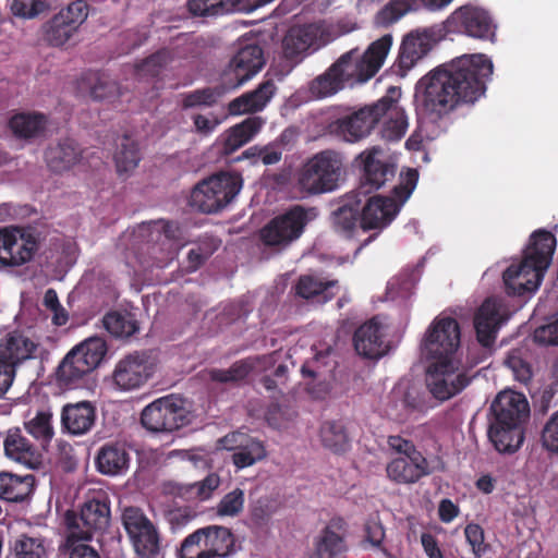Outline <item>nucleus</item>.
<instances>
[{
  "label": "nucleus",
  "mask_w": 558,
  "mask_h": 558,
  "mask_svg": "<svg viewBox=\"0 0 558 558\" xmlns=\"http://www.w3.org/2000/svg\"><path fill=\"white\" fill-rule=\"evenodd\" d=\"M493 69L484 53L463 54L436 66L415 85L417 111L438 122L459 108L474 105L485 95Z\"/></svg>",
  "instance_id": "f257e3e1"
},
{
  "label": "nucleus",
  "mask_w": 558,
  "mask_h": 558,
  "mask_svg": "<svg viewBox=\"0 0 558 558\" xmlns=\"http://www.w3.org/2000/svg\"><path fill=\"white\" fill-rule=\"evenodd\" d=\"M263 120L259 117H250L232 126L223 144L226 155L233 154L248 143L262 129Z\"/></svg>",
  "instance_id": "37998d69"
},
{
  "label": "nucleus",
  "mask_w": 558,
  "mask_h": 558,
  "mask_svg": "<svg viewBox=\"0 0 558 558\" xmlns=\"http://www.w3.org/2000/svg\"><path fill=\"white\" fill-rule=\"evenodd\" d=\"M95 464L97 471L104 475H122L129 469L130 454L124 445L108 442L99 448L95 458Z\"/></svg>",
  "instance_id": "c756f323"
},
{
  "label": "nucleus",
  "mask_w": 558,
  "mask_h": 558,
  "mask_svg": "<svg viewBox=\"0 0 558 558\" xmlns=\"http://www.w3.org/2000/svg\"><path fill=\"white\" fill-rule=\"evenodd\" d=\"M493 69L484 53L463 54L436 66L415 85L417 111L438 122L459 108L474 105L485 95Z\"/></svg>",
  "instance_id": "f03ea898"
},
{
  "label": "nucleus",
  "mask_w": 558,
  "mask_h": 558,
  "mask_svg": "<svg viewBox=\"0 0 558 558\" xmlns=\"http://www.w3.org/2000/svg\"><path fill=\"white\" fill-rule=\"evenodd\" d=\"M179 558H210L205 547L204 530L197 529L187 535L178 550Z\"/></svg>",
  "instance_id": "13d9d810"
},
{
  "label": "nucleus",
  "mask_w": 558,
  "mask_h": 558,
  "mask_svg": "<svg viewBox=\"0 0 558 558\" xmlns=\"http://www.w3.org/2000/svg\"><path fill=\"white\" fill-rule=\"evenodd\" d=\"M556 245V236L549 231L539 229L531 234L522 260L518 265H510L502 274L509 295H523L537 290L551 263Z\"/></svg>",
  "instance_id": "7ed1b4c3"
},
{
  "label": "nucleus",
  "mask_w": 558,
  "mask_h": 558,
  "mask_svg": "<svg viewBox=\"0 0 558 558\" xmlns=\"http://www.w3.org/2000/svg\"><path fill=\"white\" fill-rule=\"evenodd\" d=\"M37 344L19 331L9 332L0 340V361L12 364L13 368L32 359Z\"/></svg>",
  "instance_id": "2f4dec72"
},
{
  "label": "nucleus",
  "mask_w": 558,
  "mask_h": 558,
  "mask_svg": "<svg viewBox=\"0 0 558 558\" xmlns=\"http://www.w3.org/2000/svg\"><path fill=\"white\" fill-rule=\"evenodd\" d=\"M221 441L227 450L233 451L232 463L236 469L252 466L267 454L263 441L240 432L226 435Z\"/></svg>",
  "instance_id": "393cba45"
},
{
  "label": "nucleus",
  "mask_w": 558,
  "mask_h": 558,
  "mask_svg": "<svg viewBox=\"0 0 558 558\" xmlns=\"http://www.w3.org/2000/svg\"><path fill=\"white\" fill-rule=\"evenodd\" d=\"M487 435L498 452L514 453L524 441V426L490 420Z\"/></svg>",
  "instance_id": "7c9ffc66"
},
{
  "label": "nucleus",
  "mask_w": 558,
  "mask_h": 558,
  "mask_svg": "<svg viewBox=\"0 0 558 558\" xmlns=\"http://www.w3.org/2000/svg\"><path fill=\"white\" fill-rule=\"evenodd\" d=\"M343 169V158L340 153L332 149L322 150L298 169L296 187L306 195L330 193L339 187Z\"/></svg>",
  "instance_id": "39448f33"
},
{
  "label": "nucleus",
  "mask_w": 558,
  "mask_h": 558,
  "mask_svg": "<svg viewBox=\"0 0 558 558\" xmlns=\"http://www.w3.org/2000/svg\"><path fill=\"white\" fill-rule=\"evenodd\" d=\"M490 412L492 421L524 426L530 417V405L523 393L504 390L492 402Z\"/></svg>",
  "instance_id": "b1692460"
},
{
  "label": "nucleus",
  "mask_w": 558,
  "mask_h": 558,
  "mask_svg": "<svg viewBox=\"0 0 558 558\" xmlns=\"http://www.w3.org/2000/svg\"><path fill=\"white\" fill-rule=\"evenodd\" d=\"M445 28L482 40H494L496 35V24L488 11L473 5L457 9L447 19Z\"/></svg>",
  "instance_id": "f3484780"
},
{
  "label": "nucleus",
  "mask_w": 558,
  "mask_h": 558,
  "mask_svg": "<svg viewBox=\"0 0 558 558\" xmlns=\"http://www.w3.org/2000/svg\"><path fill=\"white\" fill-rule=\"evenodd\" d=\"M89 7L84 0H75L62 8L40 26L41 39L50 47L65 46L88 17Z\"/></svg>",
  "instance_id": "ddd939ff"
},
{
  "label": "nucleus",
  "mask_w": 558,
  "mask_h": 558,
  "mask_svg": "<svg viewBox=\"0 0 558 558\" xmlns=\"http://www.w3.org/2000/svg\"><path fill=\"white\" fill-rule=\"evenodd\" d=\"M456 369L454 362L448 363L446 367L440 366V363H430L427 368L426 384L436 399L448 400L470 384V378L463 373L456 374Z\"/></svg>",
  "instance_id": "412c9836"
},
{
  "label": "nucleus",
  "mask_w": 558,
  "mask_h": 558,
  "mask_svg": "<svg viewBox=\"0 0 558 558\" xmlns=\"http://www.w3.org/2000/svg\"><path fill=\"white\" fill-rule=\"evenodd\" d=\"M264 65L263 50L258 45H246L230 60L221 81L234 89L252 78Z\"/></svg>",
  "instance_id": "aec40b11"
},
{
  "label": "nucleus",
  "mask_w": 558,
  "mask_h": 558,
  "mask_svg": "<svg viewBox=\"0 0 558 558\" xmlns=\"http://www.w3.org/2000/svg\"><path fill=\"white\" fill-rule=\"evenodd\" d=\"M75 535H68L60 545V554L68 558H101L99 553L90 545L82 543Z\"/></svg>",
  "instance_id": "052dcab7"
},
{
  "label": "nucleus",
  "mask_w": 558,
  "mask_h": 558,
  "mask_svg": "<svg viewBox=\"0 0 558 558\" xmlns=\"http://www.w3.org/2000/svg\"><path fill=\"white\" fill-rule=\"evenodd\" d=\"M24 426L26 432L38 441V447L46 450L54 435L52 414L48 411H38L33 418L24 423Z\"/></svg>",
  "instance_id": "de8ad7c7"
},
{
  "label": "nucleus",
  "mask_w": 558,
  "mask_h": 558,
  "mask_svg": "<svg viewBox=\"0 0 558 558\" xmlns=\"http://www.w3.org/2000/svg\"><path fill=\"white\" fill-rule=\"evenodd\" d=\"M319 437L323 446L335 453L344 452L349 446V437L341 422L327 421L322 424Z\"/></svg>",
  "instance_id": "49530a36"
},
{
  "label": "nucleus",
  "mask_w": 558,
  "mask_h": 558,
  "mask_svg": "<svg viewBox=\"0 0 558 558\" xmlns=\"http://www.w3.org/2000/svg\"><path fill=\"white\" fill-rule=\"evenodd\" d=\"M107 353V343L99 337H90L73 347L56 369V381L61 388L76 389Z\"/></svg>",
  "instance_id": "0eeeda50"
},
{
  "label": "nucleus",
  "mask_w": 558,
  "mask_h": 558,
  "mask_svg": "<svg viewBox=\"0 0 558 558\" xmlns=\"http://www.w3.org/2000/svg\"><path fill=\"white\" fill-rule=\"evenodd\" d=\"M16 369L12 364L0 361V399H4L15 379Z\"/></svg>",
  "instance_id": "774afa93"
},
{
  "label": "nucleus",
  "mask_w": 558,
  "mask_h": 558,
  "mask_svg": "<svg viewBox=\"0 0 558 558\" xmlns=\"http://www.w3.org/2000/svg\"><path fill=\"white\" fill-rule=\"evenodd\" d=\"M228 90L230 89L221 81V84L216 86H207L182 93L180 95V107L182 110L215 107Z\"/></svg>",
  "instance_id": "79ce46f5"
},
{
  "label": "nucleus",
  "mask_w": 558,
  "mask_h": 558,
  "mask_svg": "<svg viewBox=\"0 0 558 558\" xmlns=\"http://www.w3.org/2000/svg\"><path fill=\"white\" fill-rule=\"evenodd\" d=\"M82 157V148L72 138L59 141L56 145L48 147L45 153L46 162L53 172L70 170Z\"/></svg>",
  "instance_id": "f704fd0d"
},
{
  "label": "nucleus",
  "mask_w": 558,
  "mask_h": 558,
  "mask_svg": "<svg viewBox=\"0 0 558 558\" xmlns=\"http://www.w3.org/2000/svg\"><path fill=\"white\" fill-rule=\"evenodd\" d=\"M205 547L210 558H225L235 551V537L230 529L221 525L202 527Z\"/></svg>",
  "instance_id": "58836bf2"
},
{
  "label": "nucleus",
  "mask_w": 558,
  "mask_h": 558,
  "mask_svg": "<svg viewBox=\"0 0 558 558\" xmlns=\"http://www.w3.org/2000/svg\"><path fill=\"white\" fill-rule=\"evenodd\" d=\"M501 322L502 317L498 303L492 298L486 299L474 317L476 338L483 347L488 348L495 342Z\"/></svg>",
  "instance_id": "c85d7f7f"
},
{
  "label": "nucleus",
  "mask_w": 558,
  "mask_h": 558,
  "mask_svg": "<svg viewBox=\"0 0 558 558\" xmlns=\"http://www.w3.org/2000/svg\"><path fill=\"white\" fill-rule=\"evenodd\" d=\"M238 173L220 172L199 182L191 192L189 204L204 214H214L230 204L242 189Z\"/></svg>",
  "instance_id": "1a4fd4ad"
},
{
  "label": "nucleus",
  "mask_w": 558,
  "mask_h": 558,
  "mask_svg": "<svg viewBox=\"0 0 558 558\" xmlns=\"http://www.w3.org/2000/svg\"><path fill=\"white\" fill-rule=\"evenodd\" d=\"M360 201L348 198L330 215L332 230L342 238L351 239L361 225Z\"/></svg>",
  "instance_id": "72a5a7b5"
},
{
  "label": "nucleus",
  "mask_w": 558,
  "mask_h": 558,
  "mask_svg": "<svg viewBox=\"0 0 558 558\" xmlns=\"http://www.w3.org/2000/svg\"><path fill=\"white\" fill-rule=\"evenodd\" d=\"M379 100L389 101V106L387 105L388 109L385 110V112H379L380 121L384 120L380 135L384 140L389 142L399 141L408 129L407 116L391 97L384 96Z\"/></svg>",
  "instance_id": "ea45409f"
},
{
  "label": "nucleus",
  "mask_w": 558,
  "mask_h": 558,
  "mask_svg": "<svg viewBox=\"0 0 558 558\" xmlns=\"http://www.w3.org/2000/svg\"><path fill=\"white\" fill-rule=\"evenodd\" d=\"M47 117L40 112H20L9 120V129L20 140H34L44 135Z\"/></svg>",
  "instance_id": "4c0bfd02"
},
{
  "label": "nucleus",
  "mask_w": 558,
  "mask_h": 558,
  "mask_svg": "<svg viewBox=\"0 0 558 558\" xmlns=\"http://www.w3.org/2000/svg\"><path fill=\"white\" fill-rule=\"evenodd\" d=\"M50 9L51 4L47 0H12L10 5L12 14L24 20H34Z\"/></svg>",
  "instance_id": "bf43d9fd"
},
{
  "label": "nucleus",
  "mask_w": 558,
  "mask_h": 558,
  "mask_svg": "<svg viewBox=\"0 0 558 558\" xmlns=\"http://www.w3.org/2000/svg\"><path fill=\"white\" fill-rule=\"evenodd\" d=\"M391 45L392 36L386 34L373 41L364 52L359 48L344 52L331 66H336V73L344 86L367 82L383 66Z\"/></svg>",
  "instance_id": "423d86ee"
},
{
  "label": "nucleus",
  "mask_w": 558,
  "mask_h": 558,
  "mask_svg": "<svg viewBox=\"0 0 558 558\" xmlns=\"http://www.w3.org/2000/svg\"><path fill=\"white\" fill-rule=\"evenodd\" d=\"M68 527L71 530L69 535H75V538L89 541L95 533H102L110 523L109 501L98 498L87 500L82 506L80 515L73 511L65 514Z\"/></svg>",
  "instance_id": "dca6fc26"
},
{
  "label": "nucleus",
  "mask_w": 558,
  "mask_h": 558,
  "mask_svg": "<svg viewBox=\"0 0 558 558\" xmlns=\"http://www.w3.org/2000/svg\"><path fill=\"white\" fill-rule=\"evenodd\" d=\"M464 535L474 558H496L490 544L485 542L484 530L480 524L469 523Z\"/></svg>",
  "instance_id": "4d7b16f0"
},
{
  "label": "nucleus",
  "mask_w": 558,
  "mask_h": 558,
  "mask_svg": "<svg viewBox=\"0 0 558 558\" xmlns=\"http://www.w3.org/2000/svg\"><path fill=\"white\" fill-rule=\"evenodd\" d=\"M172 60V50L162 48L146 59L142 60L136 65V72L140 76L156 77Z\"/></svg>",
  "instance_id": "6e6d98bb"
},
{
  "label": "nucleus",
  "mask_w": 558,
  "mask_h": 558,
  "mask_svg": "<svg viewBox=\"0 0 558 558\" xmlns=\"http://www.w3.org/2000/svg\"><path fill=\"white\" fill-rule=\"evenodd\" d=\"M417 180V170L409 169L400 184L393 187L392 193L395 197L375 195L369 197L363 207L360 206V228L365 232H375L360 244L356 252H360L363 247L373 242L378 234L392 222L402 205L414 191Z\"/></svg>",
  "instance_id": "20e7f679"
},
{
  "label": "nucleus",
  "mask_w": 558,
  "mask_h": 558,
  "mask_svg": "<svg viewBox=\"0 0 558 558\" xmlns=\"http://www.w3.org/2000/svg\"><path fill=\"white\" fill-rule=\"evenodd\" d=\"M35 486L33 474L17 475L10 472L0 473V498L9 502H20L31 496Z\"/></svg>",
  "instance_id": "e433bc0d"
},
{
  "label": "nucleus",
  "mask_w": 558,
  "mask_h": 558,
  "mask_svg": "<svg viewBox=\"0 0 558 558\" xmlns=\"http://www.w3.org/2000/svg\"><path fill=\"white\" fill-rule=\"evenodd\" d=\"M335 525V522H330L317 537L315 542L317 558H338L347 550L343 535L336 532Z\"/></svg>",
  "instance_id": "c03bdc74"
},
{
  "label": "nucleus",
  "mask_w": 558,
  "mask_h": 558,
  "mask_svg": "<svg viewBox=\"0 0 558 558\" xmlns=\"http://www.w3.org/2000/svg\"><path fill=\"white\" fill-rule=\"evenodd\" d=\"M338 286L337 280L323 281L313 276H301L296 282V294L305 300L324 304L336 295L331 289Z\"/></svg>",
  "instance_id": "a19ab883"
},
{
  "label": "nucleus",
  "mask_w": 558,
  "mask_h": 558,
  "mask_svg": "<svg viewBox=\"0 0 558 558\" xmlns=\"http://www.w3.org/2000/svg\"><path fill=\"white\" fill-rule=\"evenodd\" d=\"M461 330L457 319L439 315L434 318L421 342V355L430 363L446 367L454 362L460 345Z\"/></svg>",
  "instance_id": "9d476101"
},
{
  "label": "nucleus",
  "mask_w": 558,
  "mask_h": 558,
  "mask_svg": "<svg viewBox=\"0 0 558 558\" xmlns=\"http://www.w3.org/2000/svg\"><path fill=\"white\" fill-rule=\"evenodd\" d=\"M356 353L365 359L377 360L389 351L383 324L373 317L359 326L353 335Z\"/></svg>",
  "instance_id": "4be33fe9"
},
{
  "label": "nucleus",
  "mask_w": 558,
  "mask_h": 558,
  "mask_svg": "<svg viewBox=\"0 0 558 558\" xmlns=\"http://www.w3.org/2000/svg\"><path fill=\"white\" fill-rule=\"evenodd\" d=\"M39 232L34 227L0 228V268L28 263L39 250Z\"/></svg>",
  "instance_id": "f8f14e48"
},
{
  "label": "nucleus",
  "mask_w": 558,
  "mask_h": 558,
  "mask_svg": "<svg viewBox=\"0 0 558 558\" xmlns=\"http://www.w3.org/2000/svg\"><path fill=\"white\" fill-rule=\"evenodd\" d=\"M121 521L137 558L161 557V533L143 509L134 506L125 507L122 511Z\"/></svg>",
  "instance_id": "9b49d317"
},
{
  "label": "nucleus",
  "mask_w": 558,
  "mask_h": 558,
  "mask_svg": "<svg viewBox=\"0 0 558 558\" xmlns=\"http://www.w3.org/2000/svg\"><path fill=\"white\" fill-rule=\"evenodd\" d=\"M387 476L396 484H414L433 473L423 453L392 459L386 466Z\"/></svg>",
  "instance_id": "a878e982"
},
{
  "label": "nucleus",
  "mask_w": 558,
  "mask_h": 558,
  "mask_svg": "<svg viewBox=\"0 0 558 558\" xmlns=\"http://www.w3.org/2000/svg\"><path fill=\"white\" fill-rule=\"evenodd\" d=\"M239 0H189L187 9L195 16H217L226 14Z\"/></svg>",
  "instance_id": "603ef678"
},
{
  "label": "nucleus",
  "mask_w": 558,
  "mask_h": 558,
  "mask_svg": "<svg viewBox=\"0 0 558 558\" xmlns=\"http://www.w3.org/2000/svg\"><path fill=\"white\" fill-rule=\"evenodd\" d=\"M276 85L272 80H266L252 92L245 93L229 104L231 114L257 112L268 104L275 95Z\"/></svg>",
  "instance_id": "c9c22d12"
},
{
  "label": "nucleus",
  "mask_w": 558,
  "mask_h": 558,
  "mask_svg": "<svg viewBox=\"0 0 558 558\" xmlns=\"http://www.w3.org/2000/svg\"><path fill=\"white\" fill-rule=\"evenodd\" d=\"M388 445L392 450L401 453V457H409L414 456L415 453H422L416 449L415 445L411 440L404 439L399 435L389 436Z\"/></svg>",
  "instance_id": "338daca9"
},
{
  "label": "nucleus",
  "mask_w": 558,
  "mask_h": 558,
  "mask_svg": "<svg viewBox=\"0 0 558 558\" xmlns=\"http://www.w3.org/2000/svg\"><path fill=\"white\" fill-rule=\"evenodd\" d=\"M104 327L117 338H128L138 330L136 320L119 312H109L104 316Z\"/></svg>",
  "instance_id": "864d4df0"
},
{
  "label": "nucleus",
  "mask_w": 558,
  "mask_h": 558,
  "mask_svg": "<svg viewBox=\"0 0 558 558\" xmlns=\"http://www.w3.org/2000/svg\"><path fill=\"white\" fill-rule=\"evenodd\" d=\"M7 558H48L45 539L22 534L11 543Z\"/></svg>",
  "instance_id": "a18cd8bd"
},
{
  "label": "nucleus",
  "mask_w": 558,
  "mask_h": 558,
  "mask_svg": "<svg viewBox=\"0 0 558 558\" xmlns=\"http://www.w3.org/2000/svg\"><path fill=\"white\" fill-rule=\"evenodd\" d=\"M381 154L383 149L374 146L359 155V159H361L363 165V187H368L366 192L380 189L395 177L396 167L392 163L380 160L378 156Z\"/></svg>",
  "instance_id": "bb28decb"
},
{
  "label": "nucleus",
  "mask_w": 558,
  "mask_h": 558,
  "mask_svg": "<svg viewBox=\"0 0 558 558\" xmlns=\"http://www.w3.org/2000/svg\"><path fill=\"white\" fill-rule=\"evenodd\" d=\"M541 445L550 457L558 458V415L553 413L541 430Z\"/></svg>",
  "instance_id": "680f3d73"
},
{
  "label": "nucleus",
  "mask_w": 558,
  "mask_h": 558,
  "mask_svg": "<svg viewBox=\"0 0 558 558\" xmlns=\"http://www.w3.org/2000/svg\"><path fill=\"white\" fill-rule=\"evenodd\" d=\"M220 477L216 473L208 474L204 480L189 485L186 493L199 500H207L219 487Z\"/></svg>",
  "instance_id": "0e129e2a"
},
{
  "label": "nucleus",
  "mask_w": 558,
  "mask_h": 558,
  "mask_svg": "<svg viewBox=\"0 0 558 558\" xmlns=\"http://www.w3.org/2000/svg\"><path fill=\"white\" fill-rule=\"evenodd\" d=\"M256 365L254 360L245 359L233 363L228 369L213 368L209 371V378L216 383H239L245 379Z\"/></svg>",
  "instance_id": "3c124183"
},
{
  "label": "nucleus",
  "mask_w": 558,
  "mask_h": 558,
  "mask_svg": "<svg viewBox=\"0 0 558 558\" xmlns=\"http://www.w3.org/2000/svg\"><path fill=\"white\" fill-rule=\"evenodd\" d=\"M96 412L88 401L65 404L62 409V426L73 435H83L94 425Z\"/></svg>",
  "instance_id": "473e14b6"
},
{
  "label": "nucleus",
  "mask_w": 558,
  "mask_h": 558,
  "mask_svg": "<svg viewBox=\"0 0 558 558\" xmlns=\"http://www.w3.org/2000/svg\"><path fill=\"white\" fill-rule=\"evenodd\" d=\"M534 341L544 345L558 344V313L553 322L539 326L534 331Z\"/></svg>",
  "instance_id": "69168bd1"
},
{
  "label": "nucleus",
  "mask_w": 558,
  "mask_h": 558,
  "mask_svg": "<svg viewBox=\"0 0 558 558\" xmlns=\"http://www.w3.org/2000/svg\"><path fill=\"white\" fill-rule=\"evenodd\" d=\"M244 506V492L235 488L222 497L217 506V512L220 515L234 517L238 515Z\"/></svg>",
  "instance_id": "e2e57ef3"
},
{
  "label": "nucleus",
  "mask_w": 558,
  "mask_h": 558,
  "mask_svg": "<svg viewBox=\"0 0 558 558\" xmlns=\"http://www.w3.org/2000/svg\"><path fill=\"white\" fill-rule=\"evenodd\" d=\"M343 88L344 85L336 73V66L331 65L308 84L311 95L317 99L333 96Z\"/></svg>",
  "instance_id": "8fccbe9b"
},
{
  "label": "nucleus",
  "mask_w": 558,
  "mask_h": 558,
  "mask_svg": "<svg viewBox=\"0 0 558 558\" xmlns=\"http://www.w3.org/2000/svg\"><path fill=\"white\" fill-rule=\"evenodd\" d=\"M141 160L138 145L130 136L124 135L118 144L114 162L119 174L133 171Z\"/></svg>",
  "instance_id": "09e8293b"
},
{
  "label": "nucleus",
  "mask_w": 558,
  "mask_h": 558,
  "mask_svg": "<svg viewBox=\"0 0 558 558\" xmlns=\"http://www.w3.org/2000/svg\"><path fill=\"white\" fill-rule=\"evenodd\" d=\"M331 40L329 31L319 23L291 27L282 40L284 58L295 63Z\"/></svg>",
  "instance_id": "2eb2a0df"
},
{
  "label": "nucleus",
  "mask_w": 558,
  "mask_h": 558,
  "mask_svg": "<svg viewBox=\"0 0 558 558\" xmlns=\"http://www.w3.org/2000/svg\"><path fill=\"white\" fill-rule=\"evenodd\" d=\"M5 457L29 470L38 469L43 463V449L33 444L20 427L8 429L3 439Z\"/></svg>",
  "instance_id": "5701e85b"
},
{
  "label": "nucleus",
  "mask_w": 558,
  "mask_h": 558,
  "mask_svg": "<svg viewBox=\"0 0 558 558\" xmlns=\"http://www.w3.org/2000/svg\"><path fill=\"white\" fill-rule=\"evenodd\" d=\"M432 49L430 37L425 33H410L400 46L397 61L393 64L395 72L404 77L408 72L422 60Z\"/></svg>",
  "instance_id": "cd10ccee"
},
{
  "label": "nucleus",
  "mask_w": 558,
  "mask_h": 558,
  "mask_svg": "<svg viewBox=\"0 0 558 558\" xmlns=\"http://www.w3.org/2000/svg\"><path fill=\"white\" fill-rule=\"evenodd\" d=\"M315 207L292 205L271 218L260 230L259 240L275 253L287 250L304 233L306 226L316 217Z\"/></svg>",
  "instance_id": "6e6552de"
},
{
  "label": "nucleus",
  "mask_w": 558,
  "mask_h": 558,
  "mask_svg": "<svg viewBox=\"0 0 558 558\" xmlns=\"http://www.w3.org/2000/svg\"><path fill=\"white\" fill-rule=\"evenodd\" d=\"M387 105L389 106V101L378 100L352 114L337 119L330 124V130L347 142L360 141L366 137L380 122V113L378 112H385L388 109Z\"/></svg>",
  "instance_id": "a211bd4d"
},
{
  "label": "nucleus",
  "mask_w": 558,
  "mask_h": 558,
  "mask_svg": "<svg viewBox=\"0 0 558 558\" xmlns=\"http://www.w3.org/2000/svg\"><path fill=\"white\" fill-rule=\"evenodd\" d=\"M141 423L153 433H171L189 423L187 411L182 399L167 396L144 408Z\"/></svg>",
  "instance_id": "4468645a"
},
{
  "label": "nucleus",
  "mask_w": 558,
  "mask_h": 558,
  "mask_svg": "<svg viewBox=\"0 0 558 558\" xmlns=\"http://www.w3.org/2000/svg\"><path fill=\"white\" fill-rule=\"evenodd\" d=\"M416 9V0H390L377 14L376 23L380 26L387 27L409 11Z\"/></svg>",
  "instance_id": "5fc2aeb1"
},
{
  "label": "nucleus",
  "mask_w": 558,
  "mask_h": 558,
  "mask_svg": "<svg viewBox=\"0 0 558 558\" xmlns=\"http://www.w3.org/2000/svg\"><path fill=\"white\" fill-rule=\"evenodd\" d=\"M155 365L146 352H133L121 359L113 371L112 379L122 391L142 388L153 377Z\"/></svg>",
  "instance_id": "6ab92c4d"
}]
</instances>
